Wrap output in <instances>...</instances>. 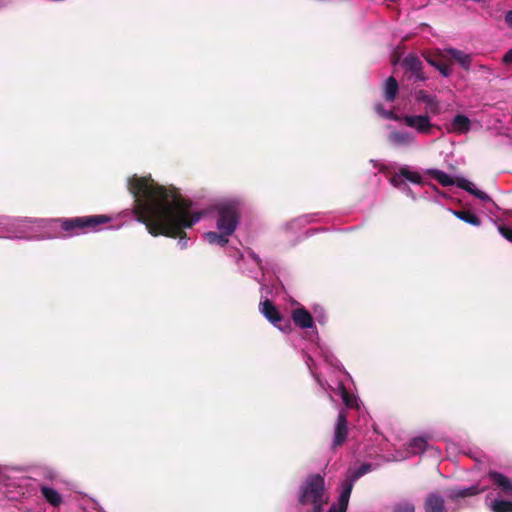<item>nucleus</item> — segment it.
I'll return each mask as SVG.
<instances>
[{
    "mask_svg": "<svg viewBox=\"0 0 512 512\" xmlns=\"http://www.w3.org/2000/svg\"><path fill=\"white\" fill-rule=\"evenodd\" d=\"M126 186L134 199L136 220L146 226L149 234L179 237L180 249L187 248L189 239L182 233L198 223L205 212L194 209L176 188L159 184L151 175L134 174L127 178Z\"/></svg>",
    "mask_w": 512,
    "mask_h": 512,
    "instance_id": "nucleus-1",
    "label": "nucleus"
},
{
    "mask_svg": "<svg viewBox=\"0 0 512 512\" xmlns=\"http://www.w3.org/2000/svg\"><path fill=\"white\" fill-rule=\"evenodd\" d=\"M321 357L324 362L330 367L334 376H330L329 380H323L317 373L314 367V361L309 358L307 361L308 368L313 375L319 386L327 393L333 401V394L339 396L347 408H357L358 399L355 395L350 394L344 386L343 378L349 377L348 373L344 370L340 361L334 354L325 346L319 345Z\"/></svg>",
    "mask_w": 512,
    "mask_h": 512,
    "instance_id": "nucleus-2",
    "label": "nucleus"
},
{
    "mask_svg": "<svg viewBox=\"0 0 512 512\" xmlns=\"http://www.w3.org/2000/svg\"><path fill=\"white\" fill-rule=\"evenodd\" d=\"M49 219L0 216V238L35 240L50 238Z\"/></svg>",
    "mask_w": 512,
    "mask_h": 512,
    "instance_id": "nucleus-3",
    "label": "nucleus"
},
{
    "mask_svg": "<svg viewBox=\"0 0 512 512\" xmlns=\"http://www.w3.org/2000/svg\"><path fill=\"white\" fill-rule=\"evenodd\" d=\"M297 500L303 512H323L330 500L324 477L320 474L308 475L298 488Z\"/></svg>",
    "mask_w": 512,
    "mask_h": 512,
    "instance_id": "nucleus-4",
    "label": "nucleus"
},
{
    "mask_svg": "<svg viewBox=\"0 0 512 512\" xmlns=\"http://www.w3.org/2000/svg\"><path fill=\"white\" fill-rule=\"evenodd\" d=\"M110 221L106 215H90L73 218L49 219V230H58L60 233L51 237H71L89 232L98 231V227Z\"/></svg>",
    "mask_w": 512,
    "mask_h": 512,
    "instance_id": "nucleus-5",
    "label": "nucleus"
},
{
    "mask_svg": "<svg viewBox=\"0 0 512 512\" xmlns=\"http://www.w3.org/2000/svg\"><path fill=\"white\" fill-rule=\"evenodd\" d=\"M241 209L239 197H228L214 203L211 212L215 217L216 229L232 236L239 225Z\"/></svg>",
    "mask_w": 512,
    "mask_h": 512,
    "instance_id": "nucleus-6",
    "label": "nucleus"
},
{
    "mask_svg": "<svg viewBox=\"0 0 512 512\" xmlns=\"http://www.w3.org/2000/svg\"><path fill=\"white\" fill-rule=\"evenodd\" d=\"M375 111L379 116L385 119L402 122L406 127L412 129L417 134L431 135L435 127L432 122V117L425 113L399 115L392 109H384L383 105L380 103L375 105Z\"/></svg>",
    "mask_w": 512,
    "mask_h": 512,
    "instance_id": "nucleus-7",
    "label": "nucleus"
},
{
    "mask_svg": "<svg viewBox=\"0 0 512 512\" xmlns=\"http://www.w3.org/2000/svg\"><path fill=\"white\" fill-rule=\"evenodd\" d=\"M372 470L371 464H362L359 468L349 471L345 480L341 483V491L336 503H333L328 512H346L354 483L363 475Z\"/></svg>",
    "mask_w": 512,
    "mask_h": 512,
    "instance_id": "nucleus-8",
    "label": "nucleus"
},
{
    "mask_svg": "<svg viewBox=\"0 0 512 512\" xmlns=\"http://www.w3.org/2000/svg\"><path fill=\"white\" fill-rule=\"evenodd\" d=\"M239 267L243 272L247 273L248 276L261 283L260 276H263V265L260 257L252 250H246L239 259Z\"/></svg>",
    "mask_w": 512,
    "mask_h": 512,
    "instance_id": "nucleus-9",
    "label": "nucleus"
},
{
    "mask_svg": "<svg viewBox=\"0 0 512 512\" xmlns=\"http://www.w3.org/2000/svg\"><path fill=\"white\" fill-rule=\"evenodd\" d=\"M414 99L425 105V114L436 116L441 114L444 109L441 100L434 94H430L426 90L419 89L413 93Z\"/></svg>",
    "mask_w": 512,
    "mask_h": 512,
    "instance_id": "nucleus-10",
    "label": "nucleus"
},
{
    "mask_svg": "<svg viewBox=\"0 0 512 512\" xmlns=\"http://www.w3.org/2000/svg\"><path fill=\"white\" fill-rule=\"evenodd\" d=\"M259 310L261 314L279 330L284 332L289 328V323L284 321L282 315L270 300L265 299L264 301H261L259 304Z\"/></svg>",
    "mask_w": 512,
    "mask_h": 512,
    "instance_id": "nucleus-11",
    "label": "nucleus"
},
{
    "mask_svg": "<svg viewBox=\"0 0 512 512\" xmlns=\"http://www.w3.org/2000/svg\"><path fill=\"white\" fill-rule=\"evenodd\" d=\"M388 142L396 148H416L418 147L417 136L406 130H393L388 135Z\"/></svg>",
    "mask_w": 512,
    "mask_h": 512,
    "instance_id": "nucleus-12",
    "label": "nucleus"
},
{
    "mask_svg": "<svg viewBox=\"0 0 512 512\" xmlns=\"http://www.w3.org/2000/svg\"><path fill=\"white\" fill-rule=\"evenodd\" d=\"M292 319L294 323L302 329H313L312 335L318 338V331L315 327L314 320L309 311L303 307H298L292 311Z\"/></svg>",
    "mask_w": 512,
    "mask_h": 512,
    "instance_id": "nucleus-13",
    "label": "nucleus"
},
{
    "mask_svg": "<svg viewBox=\"0 0 512 512\" xmlns=\"http://www.w3.org/2000/svg\"><path fill=\"white\" fill-rule=\"evenodd\" d=\"M403 68L410 72L414 81H425L426 77L422 72L423 63L420 58L414 54L407 55L402 61Z\"/></svg>",
    "mask_w": 512,
    "mask_h": 512,
    "instance_id": "nucleus-14",
    "label": "nucleus"
},
{
    "mask_svg": "<svg viewBox=\"0 0 512 512\" xmlns=\"http://www.w3.org/2000/svg\"><path fill=\"white\" fill-rule=\"evenodd\" d=\"M488 476L493 483L494 490L499 491L504 496L512 497V479L499 472H490Z\"/></svg>",
    "mask_w": 512,
    "mask_h": 512,
    "instance_id": "nucleus-15",
    "label": "nucleus"
},
{
    "mask_svg": "<svg viewBox=\"0 0 512 512\" xmlns=\"http://www.w3.org/2000/svg\"><path fill=\"white\" fill-rule=\"evenodd\" d=\"M347 434V417L343 411H340L337 417L334 430V437L332 442L333 447L336 448L338 446H341L345 442Z\"/></svg>",
    "mask_w": 512,
    "mask_h": 512,
    "instance_id": "nucleus-16",
    "label": "nucleus"
},
{
    "mask_svg": "<svg viewBox=\"0 0 512 512\" xmlns=\"http://www.w3.org/2000/svg\"><path fill=\"white\" fill-rule=\"evenodd\" d=\"M485 503L492 512H512V501L495 496L494 492L487 494Z\"/></svg>",
    "mask_w": 512,
    "mask_h": 512,
    "instance_id": "nucleus-17",
    "label": "nucleus"
},
{
    "mask_svg": "<svg viewBox=\"0 0 512 512\" xmlns=\"http://www.w3.org/2000/svg\"><path fill=\"white\" fill-rule=\"evenodd\" d=\"M471 129L470 119L462 114L456 115L448 128L449 132L457 134H466Z\"/></svg>",
    "mask_w": 512,
    "mask_h": 512,
    "instance_id": "nucleus-18",
    "label": "nucleus"
},
{
    "mask_svg": "<svg viewBox=\"0 0 512 512\" xmlns=\"http://www.w3.org/2000/svg\"><path fill=\"white\" fill-rule=\"evenodd\" d=\"M427 448V441L425 438L423 437H416V438H413L410 442H409V445H408V453L407 454H400L398 456H394L393 457V460L395 461H401V460H404L408 457V454H420L422 452L425 451V449Z\"/></svg>",
    "mask_w": 512,
    "mask_h": 512,
    "instance_id": "nucleus-19",
    "label": "nucleus"
},
{
    "mask_svg": "<svg viewBox=\"0 0 512 512\" xmlns=\"http://www.w3.org/2000/svg\"><path fill=\"white\" fill-rule=\"evenodd\" d=\"M456 186L466 190L467 192H469L470 194L474 195L475 197L482 201L492 202L491 198L487 193L477 189L474 183L465 178H458Z\"/></svg>",
    "mask_w": 512,
    "mask_h": 512,
    "instance_id": "nucleus-20",
    "label": "nucleus"
},
{
    "mask_svg": "<svg viewBox=\"0 0 512 512\" xmlns=\"http://www.w3.org/2000/svg\"><path fill=\"white\" fill-rule=\"evenodd\" d=\"M456 186L466 190L467 192H469L470 194L474 195L475 197L482 201L492 202L491 198L487 193L477 189L474 183L465 178H458Z\"/></svg>",
    "mask_w": 512,
    "mask_h": 512,
    "instance_id": "nucleus-21",
    "label": "nucleus"
},
{
    "mask_svg": "<svg viewBox=\"0 0 512 512\" xmlns=\"http://www.w3.org/2000/svg\"><path fill=\"white\" fill-rule=\"evenodd\" d=\"M425 512H447L442 496L432 493L425 501Z\"/></svg>",
    "mask_w": 512,
    "mask_h": 512,
    "instance_id": "nucleus-22",
    "label": "nucleus"
},
{
    "mask_svg": "<svg viewBox=\"0 0 512 512\" xmlns=\"http://www.w3.org/2000/svg\"><path fill=\"white\" fill-rule=\"evenodd\" d=\"M231 235L225 234L223 231H209L204 234V239L211 245L224 247L228 242Z\"/></svg>",
    "mask_w": 512,
    "mask_h": 512,
    "instance_id": "nucleus-23",
    "label": "nucleus"
},
{
    "mask_svg": "<svg viewBox=\"0 0 512 512\" xmlns=\"http://www.w3.org/2000/svg\"><path fill=\"white\" fill-rule=\"evenodd\" d=\"M482 491H484V488H479L477 485H473L466 488H454L449 490L448 497L452 499L464 498L476 495Z\"/></svg>",
    "mask_w": 512,
    "mask_h": 512,
    "instance_id": "nucleus-24",
    "label": "nucleus"
},
{
    "mask_svg": "<svg viewBox=\"0 0 512 512\" xmlns=\"http://www.w3.org/2000/svg\"><path fill=\"white\" fill-rule=\"evenodd\" d=\"M384 98L386 101L393 102L397 96L399 86L394 77H389L384 83Z\"/></svg>",
    "mask_w": 512,
    "mask_h": 512,
    "instance_id": "nucleus-25",
    "label": "nucleus"
},
{
    "mask_svg": "<svg viewBox=\"0 0 512 512\" xmlns=\"http://www.w3.org/2000/svg\"><path fill=\"white\" fill-rule=\"evenodd\" d=\"M426 173L431 175L432 178L437 180L442 186H452L457 183V179L454 180L449 174L438 169H428Z\"/></svg>",
    "mask_w": 512,
    "mask_h": 512,
    "instance_id": "nucleus-26",
    "label": "nucleus"
},
{
    "mask_svg": "<svg viewBox=\"0 0 512 512\" xmlns=\"http://www.w3.org/2000/svg\"><path fill=\"white\" fill-rule=\"evenodd\" d=\"M41 493L45 500L53 506H59L62 503L61 494L52 487L42 486Z\"/></svg>",
    "mask_w": 512,
    "mask_h": 512,
    "instance_id": "nucleus-27",
    "label": "nucleus"
},
{
    "mask_svg": "<svg viewBox=\"0 0 512 512\" xmlns=\"http://www.w3.org/2000/svg\"><path fill=\"white\" fill-rule=\"evenodd\" d=\"M400 168H401V175H403L405 180H407L413 184H418V185L424 184L423 177L418 171L413 170L412 168H410L407 165L401 166Z\"/></svg>",
    "mask_w": 512,
    "mask_h": 512,
    "instance_id": "nucleus-28",
    "label": "nucleus"
},
{
    "mask_svg": "<svg viewBox=\"0 0 512 512\" xmlns=\"http://www.w3.org/2000/svg\"><path fill=\"white\" fill-rule=\"evenodd\" d=\"M447 53L455 59L463 68L468 69L471 64V57L470 55L464 53L461 50L455 49V48H449L447 49Z\"/></svg>",
    "mask_w": 512,
    "mask_h": 512,
    "instance_id": "nucleus-29",
    "label": "nucleus"
},
{
    "mask_svg": "<svg viewBox=\"0 0 512 512\" xmlns=\"http://www.w3.org/2000/svg\"><path fill=\"white\" fill-rule=\"evenodd\" d=\"M453 214L460 220H462L465 223H468L473 226H479L480 220L479 218L472 212L468 210H462V211H453Z\"/></svg>",
    "mask_w": 512,
    "mask_h": 512,
    "instance_id": "nucleus-30",
    "label": "nucleus"
},
{
    "mask_svg": "<svg viewBox=\"0 0 512 512\" xmlns=\"http://www.w3.org/2000/svg\"><path fill=\"white\" fill-rule=\"evenodd\" d=\"M404 177L401 175V168L390 179V183L397 189H400L404 184Z\"/></svg>",
    "mask_w": 512,
    "mask_h": 512,
    "instance_id": "nucleus-31",
    "label": "nucleus"
},
{
    "mask_svg": "<svg viewBox=\"0 0 512 512\" xmlns=\"http://www.w3.org/2000/svg\"><path fill=\"white\" fill-rule=\"evenodd\" d=\"M428 62L434 66L444 77H448L450 75V69L446 65L438 64L432 60H428Z\"/></svg>",
    "mask_w": 512,
    "mask_h": 512,
    "instance_id": "nucleus-32",
    "label": "nucleus"
},
{
    "mask_svg": "<svg viewBox=\"0 0 512 512\" xmlns=\"http://www.w3.org/2000/svg\"><path fill=\"white\" fill-rule=\"evenodd\" d=\"M394 512H415V508L410 503H401L395 507Z\"/></svg>",
    "mask_w": 512,
    "mask_h": 512,
    "instance_id": "nucleus-33",
    "label": "nucleus"
},
{
    "mask_svg": "<svg viewBox=\"0 0 512 512\" xmlns=\"http://www.w3.org/2000/svg\"><path fill=\"white\" fill-rule=\"evenodd\" d=\"M399 190L412 200H417L416 194L413 192V190L408 184L405 183Z\"/></svg>",
    "mask_w": 512,
    "mask_h": 512,
    "instance_id": "nucleus-34",
    "label": "nucleus"
},
{
    "mask_svg": "<svg viewBox=\"0 0 512 512\" xmlns=\"http://www.w3.org/2000/svg\"><path fill=\"white\" fill-rule=\"evenodd\" d=\"M498 231L505 239L512 242V229L505 226H498Z\"/></svg>",
    "mask_w": 512,
    "mask_h": 512,
    "instance_id": "nucleus-35",
    "label": "nucleus"
},
{
    "mask_svg": "<svg viewBox=\"0 0 512 512\" xmlns=\"http://www.w3.org/2000/svg\"><path fill=\"white\" fill-rule=\"evenodd\" d=\"M9 471H10L9 466L0 464V482L4 481L7 478Z\"/></svg>",
    "mask_w": 512,
    "mask_h": 512,
    "instance_id": "nucleus-36",
    "label": "nucleus"
},
{
    "mask_svg": "<svg viewBox=\"0 0 512 512\" xmlns=\"http://www.w3.org/2000/svg\"><path fill=\"white\" fill-rule=\"evenodd\" d=\"M315 314H316V318H317V321L320 323V324H324L326 322V317L323 313V310L320 309L319 312L317 311V309H315Z\"/></svg>",
    "mask_w": 512,
    "mask_h": 512,
    "instance_id": "nucleus-37",
    "label": "nucleus"
},
{
    "mask_svg": "<svg viewBox=\"0 0 512 512\" xmlns=\"http://www.w3.org/2000/svg\"><path fill=\"white\" fill-rule=\"evenodd\" d=\"M503 62H504L505 64H510V63H512V48H511V49H509V50L506 52V54L504 55V57H503Z\"/></svg>",
    "mask_w": 512,
    "mask_h": 512,
    "instance_id": "nucleus-38",
    "label": "nucleus"
},
{
    "mask_svg": "<svg viewBox=\"0 0 512 512\" xmlns=\"http://www.w3.org/2000/svg\"><path fill=\"white\" fill-rule=\"evenodd\" d=\"M505 21L508 24V26L512 28V11L506 13Z\"/></svg>",
    "mask_w": 512,
    "mask_h": 512,
    "instance_id": "nucleus-39",
    "label": "nucleus"
}]
</instances>
